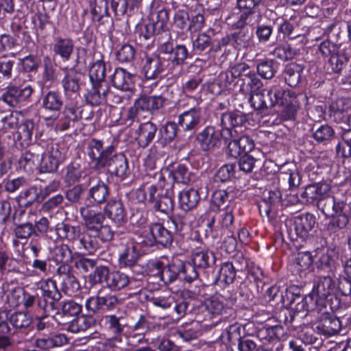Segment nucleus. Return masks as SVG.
Instances as JSON below:
<instances>
[{
  "instance_id": "27",
  "label": "nucleus",
  "mask_w": 351,
  "mask_h": 351,
  "mask_svg": "<svg viewBox=\"0 0 351 351\" xmlns=\"http://www.w3.org/2000/svg\"><path fill=\"white\" fill-rule=\"evenodd\" d=\"M74 45L69 38H58L53 45V51L63 60H68L73 51Z\"/></svg>"
},
{
  "instance_id": "40",
  "label": "nucleus",
  "mask_w": 351,
  "mask_h": 351,
  "mask_svg": "<svg viewBox=\"0 0 351 351\" xmlns=\"http://www.w3.org/2000/svg\"><path fill=\"white\" fill-rule=\"evenodd\" d=\"M265 92L267 93V101L269 108H271L276 104L281 106L283 89L278 86H273L270 88L265 89Z\"/></svg>"
},
{
  "instance_id": "59",
  "label": "nucleus",
  "mask_w": 351,
  "mask_h": 351,
  "mask_svg": "<svg viewBox=\"0 0 351 351\" xmlns=\"http://www.w3.org/2000/svg\"><path fill=\"white\" fill-rule=\"evenodd\" d=\"M169 228L180 233L186 225V219L183 215L176 214L170 217L168 221Z\"/></svg>"
},
{
  "instance_id": "57",
  "label": "nucleus",
  "mask_w": 351,
  "mask_h": 351,
  "mask_svg": "<svg viewBox=\"0 0 351 351\" xmlns=\"http://www.w3.org/2000/svg\"><path fill=\"white\" fill-rule=\"evenodd\" d=\"M234 215L232 210L226 209L219 213L218 223L221 228L230 229L234 222Z\"/></svg>"
},
{
  "instance_id": "36",
  "label": "nucleus",
  "mask_w": 351,
  "mask_h": 351,
  "mask_svg": "<svg viewBox=\"0 0 351 351\" xmlns=\"http://www.w3.org/2000/svg\"><path fill=\"white\" fill-rule=\"evenodd\" d=\"M235 276L236 271L232 263L226 262L221 266L217 280L220 282L229 285L233 282Z\"/></svg>"
},
{
  "instance_id": "6",
  "label": "nucleus",
  "mask_w": 351,
  "mask_h": 351,
  "mask_svg": "<svg viewBox=\"0 0 351 351\" xmlns=\"http://www.w3.org/2000/svg\"><path fill=\"white\" fill-rule=\"evenodd\" d=\"M221 137L228 138L226 134L215 130L214 127L207 126L198 134L197 141L203 151H208L217 145Z\"/></svg>"
},
{
  "instance_id": "21",
  "label": "nucleus",
  "mask_w": 351,
  "mask_h": 351,
  "mask_svg": "<svg viewBox=\"0 0 351 351\" xmlns=\"http://www.w3.org/2000/svg\"><path fill=\"white\" fill-rule=\"evenodd\" d=\"M134 282V279L130 278L126 274L120 271L110 272L107 281V286L112 290H120L126 286H131Z\"/></svg>"
},
{
  "instance_id": "17",
  "label": "nucleus",
  "mask_w": 351,
  "mask_h": 351,
  "mask_svg": "<svg viewBox=\"0 0 351 351\" xmlns=\"http://www.w3.org/2000/svg\"><path fill=\"white\" fill-rule=\"evenodd\" d=\"M67 341V338L64 335L58 334L51 337H38L34 340L33 343L38 348L48 350L65 345Z\"/></svg>"
},
{
  "instance_id": "34",
  "label": "nucleus",
  "mask_w": 351,
  "mask_h": 351,
  "mask_svg": "<svg viewBox=\"0 0 351 351\" xmlns=\"http://www.w3.org/2000/svg\"><path fill=\"white\" fill-rule=\"evenodd\" d=\"M337 154L341 157L351 156V130H346L341 134V141L337 146Z\"/></svg>"
},
{
  "instance_id": "37",
  "label": "nucleus",
  "mask_w": 351,
  "mask_h": 351,
  "mask_svg": "<svg viewBox=\"0 0 351 351\" xmlns=\"http://www.w3.org/2000/svg\"><path fill=\"white\" fill-rule=\"evenodd\" d=\"M77 73L73 71H68L63 78L62 83L66 93H75L80 88Z\"/></svg>"
},
{
  "instance_id": "2",
  "label": "nucleus",
  "mask_w": 351,
  "mask_h": 351,
  "mask_svg": "<svg viewBox=\"0 0 351 351\" xmlns=\"http://www.w3.org/2000/svg\"><path fill=\"white\" fill-rule=\"evenodd\" d=\"M84 225L88 230L95 233V236L102 242L113 239L114 232L106 221V217L101 212L88 206L80 209Z\"/></svg>"
},
{
  "instance_id": "26",
  "label": "nucleus",
  "mask_w": 351,
  "mask_h": 351,
  "mask_svg": "<svg viewBox=\"0 0 351 351\" xmlns=\"http://www.w3.org/2000/svg\"><path fill=\"white\" fill-rule=\"evenodd\" d=\"M106 64L102 60L94 62L89 70V77L92 84H104L106 77Z\"/></svg>"
},
{
  "instance_id": "16",
  "label": "nucleus",
  "mask_w": 351,
  "mask_h": 351,
  "mask_svg": "<svg viewBox=\"0 0 351 351\" xmlns=\"http://www.w3.org/2000/svg\"><path fill=\"white\" fill-rule=\"evenodd\" d=\"M244 118L235 112H226L222 114L221 117V125L222 127V132L225 134L227 132L228 135L233 137V132L237 133L236 130H232L233 128L238 127L243 123Z\"/></svg>"
},
{
  "instance_id": "9",
  "label": "nucleus",
  "mask_w": 351,
  "mask_h": 351,
  "mask_svg": "<svg viewBox=\"0 0 351 351\" xmlns=\"http://www.w3.org/2000/svg\"><path fill=\"white\" fill-rule=\"evenodd\" d=\"M63 156L57 145H52L47 152L43 155L40 169L42 172L53 173L57 171Z\"/></svg>"
},
{
  "instance_id": "47",
  "label": "nucleus",
  "mask_w": 351,
  "mask_h": 351,
  "mask_svg": "<svg viewBox=\"0 0 351 351\" xmlns=\"http://www.w3.org/2000/svg\"><path fill=\"white\" fill-rule=\"evenodd\" d=\"M303 95H296L294 92L287 90H283L282 100H281V106H285L287 107L296 108L300 104V99L302 97Z\"/></svg>"
},
{
  "instance_id": "63",
  "label": "nucleus",
  "mask_w": 351,
  "mask_h": 351,
  "mask_svg": "<svg viewBox=\"0 0 351 351\" xmlns=\"http://www.w3.org/2000/svg\"><path fill=\"white\" fill-rule=\"evenodd\" d=\"M152 303L156 307L162 309L170 308L175 303V298L172 295H162L158 297H153L151 300Z\"/></svg>"
},
{
  "instance_id": "45",
  "label": "nucleus",
  "mask_w": 351,
  "mask_h": 351,
  "mask_svg": "<svg viewBox=\"0 0 351 351\" xmlns=\"http://www.w3.org/2000/svg\"><path fill=\"white\" fill-rule=\"evenodd\" d=\"M265 89L251 93L249 101L254 109L259 110L269 108L267 99H265Z\"/></svg>"
},
{
  "instance_id": "3",
  "label": "nucleus",
  "mask_w": 351,
  "mask_h": 351,
  "mask_svg": "<svg viewBox=\"0 0 351 351\" xmlns=\"http://www.w3.org/2000/svg\"><path fill=\"white\" fill-rule=\"evenodd\" d=\"M169 21L168 13L161 9L157 12H152L149 18L143 19L136 26L135 33L140 39L147 40L154 34L156 29H162Z\"/></svg>"
},
{
  "instance_id": "23",
  "label": "nucleus",
  "mask_w": 351,
  "mask_h": 351,
  "mask_svg": "<svg viewBox=\"0 0 351 351\" xmlns=\"http://www.w3.org/2000/svg\"><path fill=\"white\" fill-rule=\"evenodd\" d=\"M107 87L104 84H92V87L86 95V100L91 106L101 104L106 97Z\"/></svg>"
},
{
  "instance_id": "4",
  "label": "nucleus",
  "mask_w": 351,
  "mask_h": 351,
  "mask_svg": "<svg viewBox=\"0 0 351 351\" xmlns=\"http://www.w3.org/2000/svg\"><path fill=\"white\" fill-rule=\"evenodd\" d=\"M114 147L108 146L103 148L102 143L96 139L89 141L87 147V154L93 162H95L96 169H99L106 167L107 159L112 154Z\"/></svg>"
},
{
  "instance_id": "19",
  "label": "nucleus",
  "mask_w": 351,
  "mask_h": 351,
  "mask_svg": "<svg viewBox=\"0 0 351 351\" xmlns=\"http://www.w3.org/2000/svg\"><path fill=\"white\" fill-rule=\"evenodd\" d=\"M178 199L180 208L184 211H189L197 206L200 197L197 190L189 189L182 190Z\"/></svg>"
},
{
  "instance_id": "50",
  "label": "nucleus",
  "mask_w": 351,
  "mask_h": 351,
  "mask_svg": "<svg viewBox=\"0 0 351 351\" xmlns=\"http://www.w3.org/2000/svg\"><path fill=\"white\" fill-rule=\"evenodd\" d=\"M273 55L282 60H288L295 56V51L289 45L284 44L276 47L273 51Z\"/></svg>"
},
{
  "instance_id": "52",
  "label": "nucleus",
  "mask_w": 351,
  "mask_h": 351,
  "mask_svg": "<svg viewBox=\"0 0 351 351\" xmlns=\"http://www.w3.org/2000/svg\"><path fill=\"white\" fill-rule=\"evenodd\" d=\"M256 69L258 73L265 79H271L276 72L271 60L261 62L257 65Z\"/></svg>"
},
{
  "instance_id": "35",
  "label": "nucleus",
  "mask_w": 351,
  "mask_h": 351,
  "mask_svg": "<svg viewBox=\"0 0 351 351\" xmlns=\"http://www.w3.org/2000/svg\"><path fill=\"white\" fill-rule=\"evenodd\" d=\"M104 319L106 326L112 333L119 335L123 332L125 326L123 318L119 317L115 315H106Z\"/></svg>"
},
{
  "instance_id": "58",
  "label": "nucleus",
  "mask_w": 351,
  "mask_h": 351,
  "mask_svg": "<svg viewBox=\"0 0 351 351\" xmlns=\"http://www.w3.org/2000/svg\"><path fill=\"white\" fill-rule=\"evenodd\" d=\"M18 122L16 114L10 113L2 119L1 130H3L4 132H12L17 128Z\"/></svg>"
},
{
  "instance_id": "7",
  "label": "nucleus",
  "mask_w": 351,
  "mask_h": 351,
  "mask_svg": "<svg viewBox=\"0 0 351 351\" xmlns=\"http://www.w3.org/2000/svg\"><path fill=\"white\" fill-rule=\"evenodd\" d=\"M104 213L117 226L126 223V212L120 199H111L108 201L104 207Z\"/></svg>"
},
{
  "instance_id": "24",
  "label": "nucleus",
  "mask_w": 351,
  "mask_h": 351,
  "mask_svg": "<svg viewBox=\"0 0 351 351\" xmlns=\"http://www.w3.org/2000/svg\"><path fill=\"white\" fill-rule=\"evenodd\" d=\"M106 167H110L117 176H124L128 170V162L124 155L119 154L107 159Z\"/></svg>"
},
{
  "instance_id": "29",
  "label": "nucleus",
  "mask_w": 351,
  "mask_h": 351,
  "mask_svg": "<svg viewBox=\"0 0 351 351\" xmlns=\"http://www.w3.org/2000/svg\"><path fill=\"white\" fill-rule=\"evenodd\" d=\"M38 288L41 290L43 296L53 300H58L60 293L56 287V282L50 278L41 280L37 284Z\"/></svg>"
},
{
  "instance_id": "48",
  "label": "nucleus",
  "mask_w": 351,
  "mask_h": 351,
  "mask_svg": "<svg viewBox=\"0 0 351 351\" xmlns=\"http://www.w3.org/2000/svg\"><path fill=\"white\" fill-rule=\"evenodd\" d=\"M31 322L30 317L22 312L13 313L10 317L11 324L18 328L27 327L31 324Z\"/></svg>"
},
{
  "instance_id": "32",
  "label": "nucleus",
  "mask_w": 351,
  "mask_h": 351,
  "mask_svg": "<svg viewBox=\"0 0 351 351\" xmlns=\"http://www.w3.org/2000/svg\"><path fill=\"white\" fill-rule=\"evenodd\" d=\"M193 263L196 267L206 268L215 262V257L212 252L200 251L193 254Z\"/></svg>"
},
{
  "instance_id": "28",
  "label": "nucleus",
  "mask_w": 351,
  "mask_h": 351,
  "mask_svg": "<svg viewBox=\"0 0 351 351\" xmlns=\"http://www.w3.org/2000/svg\"><path fill=\"white\" fill-rule=\"evenodd\" d=\"M302 68L300 65L291 63L287 65L284 72V78L286 83L291 87H295L300 81Z\"/></svg>"
},
{
  "instance_id": "22",
  "label": "nucleus",
  "mask_w": 351,
  "mask_h": 351,
  "mask_svg": "<svg viewBox=\"0 0 351 351\" xmlns=\"http://www.w3.org/2000/svg\"><path fill=\"white\" fill-rule=\"evenodd\" d=\"M317 328L323 335L332 336L341 330V324L339 318L327 316L317 325Z\"/></svg>"
},
{
  "instance_id": "41",
  "label": "nucleus",
  "mask_w": 351,
  "mask_h": 351,
  "mask_svg": "<svg viewBox=\"0 0 351 351\" xmlns=\"http://www.w3.org/2000/svg\"><path fill=\"white\" fill-rule=\"evenodd\" d=\"M173 177L176 182L188 184L192 179V174L185 165H178L173 171Z\"/></svg>"
},
{
  "instance_id": "54",
  "label": "nucleus",
  "mask_w": 351,
  "mask_h": 351,
  "mask_svg": "<svg viewBox=\"0 0 351 351\" xmlns=\"http://www.w3.org/2000/svg\"><path fill=\"white\" fill-rule=\"evenodd\" d=\"M234 173V165L225 164L219 168L215 174V178L220 182L228 181Z\"/></svg>"
},
{
  "instance_id": "46",
  "label": "nucleus",
  "mask_w": 351,
  "mask_h": 351,
  "mask_svg": "<svg viewBox=\"0 0 351 351\" xmlns=\"http://www.w3.org/2000/svg\"><path fill=\"white\" fill-rule=\"evenodd\" d=\"M82 247L88 254H93L99 247L96 238L88 233H84L80 240Z\"/></svg>"
},
{
  "instance_id": "62",
  "label": "nucleus",
  "mask_w": 351,
  "mask_h": 351,
  "mask_svg": "<svg viewBox=\"0 0 351 351\" xmlns=\"http://www.w3.org/2000/svg\"><path fill=\"white\" fill-rule=\"evenodd\" d=\"M223 337L226 338L230 343L239 341L241 338V326L238 324H234L229 326L226 332L223 334Z\"/></svg>"
},
{
  "instance_id": "11",
  "label": "nucleus",
  "mask_w": 351,
  "mask_h": 351,
  "mask_svg": "<svg viewBox=\"0 0 351 351\" xmlns=\"http://www.w3.org/2000/svg\"><path fill=\"white\" fill-rule=\"evenodd\" d=\"M165 61L158 56H152L146 58L143 66L145 77L149 80L160 78L164 71Z\"/></svg>"
},
{
  "instance_id": "30",
  "label": "nucleus",
  "mask_w": 351,
  "mask_h": 351,
  "mask_svg": "<svg viewBox=\"0 0 351 351\" xmlns=\"http://www.w3.org/2000/svg\"><path fill=\"white\" fill-rule=\"evenodd\" d=\"M109 189L108 186L101 181H99L97 184L92 186L89 189V196L95 202L101 204L104 203L108 197Z\"/></svg>"
},
{
  "instance_id": "42",
  "label": "nucleus",
  "mask_w": 351,
  "mask_h": 351,
  "mask_svg": "<svg viewBox=\"0 0 351 351\" xmlns=\"http://www.w3.org/2000/svg\"><path fill=\"white\" fill-rule=\"evenodd\" d=\"M61 280L62 290L67 295H72L80 289V284L73 274L69 276H65Z\"/></svg>"
},
{
  "instance_id": "31",
  "label": "nucleus",
  "mask_w": 351,
  "mask_h": 351,
  "mask_svg": "<svg viewBox=\"0 0 351 351\" xmlns=\"http://www.w3.org/2000/svg\"><path fill=\"white\" fill-rule=\"evenodd\" d=\"M181 266V261H175L165 267L160 271L161 280L165 283L174 281L180 273Z\"/></svg>"
},
{
  "instance_id": "15",
  "label": "nucleus",
  "mask_w": 351,
  "mask_h": 351,
  "mask_svg": "<svg viewBox=\"0 0 351 351\" xmlns=\"http://www.w3.org/2000/svg\"><path fill=\"white\" fill-rule=\"evenodd\" d=\"M138 258V244L130 242L120 253L119 261L121 267H131L136 263Z\"/></svg>"
},
{
  "instance_id": "18",
  "label": "nucleus",
  "mask_w": 351,
  "mask_h": 351,
  "mask_svg": "<svg viewBox=\"0 0 351 351\" xmlns=\"http://www.w3.org/2000/svg\"><path fill=\"white\" fill-rule=\"evenodd\" d=\"M157 128L155 124L147 121L139 125L136 130L137 136L136 139L140 146L147 147L154 139Z\"/></svg>"
},
{
  "instance_id": "39",
  "label": "nucleus",
  "mask_w": 351,
  "mask_h": 351,
  "mask_svg": "<svg viewBox=\"0 0 351 351\" xmlns=\"http://www.w3.org/2000/svg\"><path fill=\"white\" fill-rule=\"evenodd\" d=\"M110 274V272L109 271V269L107 267H97L95 269L94 272L89 275V282L92 285L100 284L104 282L107 284V281Z\"/></svg>"
},
{
  "instance_id": "1",
  "label": "nucleus",
  "mask_w": 351,
  "mask_h": 351,
  "mask_svg": "<svg viewBox=\"0 0 351 351\" xmlns=\"http://www.w3.org/2000/svg\"><path fill=\"white\" fill-rule=\"evenodd\" d=\"M330 191V186L326 183H317L311 184L305 188L302 197L307 203H312L315 200L319 201V206L325 215L330 217L329 228L336 232L346 226L349 221L348 210L346 204L337 200L334 197H326Z\"/></svg>"
},
{
  "instance_id": "49",
  "label": "nucleus",
  "mask_w": 351,
  "mask_h": 351,
  "mask_svg": "<svg viewBox=\"0 0 351 351\" xmlns=\"http://www.w3.org/2000/svg\"><path fill=\"white\" fill-rule=\"evenodd\" d=\"M34 123L32 121L27 120L18 128V137L23 142H29L32 136L34 130Z\"/></svg>"
},
{
  "instance_id": "44",
  "label": "nucleus",
  "mask_w": 351,
  "mask_h": 351,
  "mask_svg": "<svg viewBox=\"0 0 351 351\" xmlns=\"http://www.w3.org/2000/svg\"><path fill=\"white\" fill-rule=\"evenodd\" d=\"M312 263L313 258L310 253L307 252H300L295 259L294 267L298 271H302L308 269Z\"/></svg>"
},
{
  "instance_id": "61",
  "label": "nucleus",
  "mask_w": 351,
  "mask_h": 351,
  "mask_svg": "<svg viewBox=\"0 0 351 351\" xmlns=\"http://www.w3.org/2000/svg\"><path fill=\"white\" fill-rule=\"evenodd\" d=\"M347 62L348 59L346 57L339 53L331 55L329 59V63L331 65L332 70L335 73L340 72Z\"/></svg>"
},
{
  "instance_id": "55",
  "label": "nucleus",
  "mask_w": 351,
  "mask_h": 351,
  "mask_svg": "<svg viewBox=\"0 0 351 351\" xmlns=\"http://www.w3.org/2000/svg\"><path fill=\"white\" fill-rule=\"evenodd\" d=\"M135 50L130 45H123L117 52V58L121 62H130L134 58Z\"/></svg>"
},
{
  "instance_id": "5",
  "label": "nucleus",
  "mask_w": 351,
  "mask_h": 351,
  "mask_svg": "<svg viewBox=\"0 0 351 351\" xmlns=\"http://www.w3.org/2000/svg\"><path fill=\"white\" fill-rule=\"evenodd\" d=\"M165 103V99L162 96H142L137 99L134 106L130 109V118L138 116L141 112H152L162 108Z\"/></svg>"
},
{
  "instance_id": "10",
  "label": "nucleus",
  "mask_w": 351,
  "mask_h": 351,
  "mask_svg": "<svg viewBox=\"0 0 351 351\" xmlns=\"http://www.w3.org/2000/svg\"><path fill=\"white\" fill-rule=\"evenodd\" d=\"M202 121V110L193 108L185 111L179 116L178 123L186 131L197 130Z\"/></svg>"
},
{
  "instance_id": "12",
  "label": "nucleus",
  "mask_w": 351,
  "mask_h": 351,
  "mask_svg": "<svg viewBox=\"0 0 351 351\" xmlns=\"http://www.w3.org/2000/svg\"><path fill=\"white\" fill-rule=\"evenodd\" d=\"M227 300L222 295H213L206 300L204 303L206 316L209 319L221 315L227 307Z\"/></svg>"
},
{
  "instance_id": "8",
  "label": "nucleus",
  "mask_w": 351,
  "mask_h": 351,
  "mask_svg": "<svg viewBox=\"0 0 351 351\" xmlns=\"http://www.w3.org/2000/svg\"><path fill=\"white\" fill-rule=\"evenodd\" d=\"M335 285L332 280L328 276L322 277L319 279L317 285L314 287L309 297L316 304L326 300L332 294Z\"/></svg>"
},
{
  "instance_id": "56",
  "label": "nucleus",
  "mask_w": 351,
  "mask_h": 351,
  "mask_svg": "<svg viewBox=\"0 0 351 351\" xmlns=\"http://www.w3.org/2000/svg\"><path fill=\"white\" fill-rule=\"evenodd\" d=\"M145 188L147 194V200L149 202L156 201L165 193L166 189L162 183H159L158 185L152 184Z\"/></svg>"
},
{
  "instance_id": "38",
  "label": "nucleus",
  "mask_w": 351,
  "mask_h": 351,
  "mask_svg": "<svg viewBox=\"0 0 351 351\" xmlns=\"http://www.w3.org/2000/svg\"><path fill=\"white\" fill-rule=\"evenodd\" d=\"M178 333L184 341H188L194 339L200 333L199 324L197 322H192L189 324H186L184 329H180Z\"/></svg>"
},
{
  "instance_id": "60",
  "label": "nucleus",
  "mask_w": 351,
  "mask_h": 351,
  "mask_svg": "<svg viewBox=\"0 0 351 351\" xmlns=\"http://www.w3.org/2000/svg\"><path fill=\"white\" fill-rule=\"evenodd\" d=\"M237 47L241 49V47H246L252 37V33L247 29H241L239 32L234 33L232 35Z\"/></svg>"
},
{
  "instance_id": "53",
  "label": "nucleus",
  "mask_w": 351,
  "mask_h": 351,
  "mask_svg": "<svg viewBox=\"0 0 351 351\" xmlns=\"http://www.w3.org/2000/svg\"><path fill=\"white\" fill-rule=\"evenodd\" d=\"M72 258L71 251L67 245H62L57 247L54 252V259L56 262L66 263Z\"/></svg>"
},
{
  "instance_id": "20",
  "label": "nucleus",
  "mask_w": 351,
  "mask_h": 351,
  "mask_svg": "<svg viewBox=\"0 0 351 351\" xmlns=\"http://www.w3.org/2000/svg\"><path fill=\"white\" fill-rule=\"evenodd\" d=\"M315 223V218L311 214L298 216L295 219V230L296 234L302 238H305L312 230Z\"/></svg>"
},
{
  "instance_id": "64",
  "label": "nucleus",
  "mask_w": 351,
  "mask_h": 351,
  "mask_svg": "<svg viewBox=\"0 0 351 351\" xmlns=\"http://www.w3.org/2000/svg\"><path fill=\"white\" fill-rule=\"evenodd\" d=\"M229 200V195L226 190L215 191L212 197V204L217 208H221Z\"/></svg>"
},
{
  "instance_id": "33",
  "label": "nucleus",
  "mask_w": 351,
  "mask_h": 351,
  "mask_svg": "<svg viewBox=\"0 0 351 351\" xmlns=\"http://www.w3.org/2000/svg\"><path fill=\"white\" fill-rule=\"evenodd\" d=\"M43 106L45 109L56 111L59 110L62 106L61 95L55 91H49L43 99Z\"/></svg>"
},
{
  "instance_id": "14",
  "label": "nucleus",
  "mask_w": 351,
  "mask_h": 351,
  "mask_svg": "<svg viewBox=\"0 0 351 351\" xmlns=\"http://www.w3.org/2000/svg\"><path fill=\"white\" fill-rule=\"evenodd\" d=\"M111 82L115 88L121 90H131L134 86L133 76L121 68L114 70Z\"/></svg>"
},
{
  "instance_id": "25",
  "label": "nucleus",
  "mask_w": 351,
  "mask_h": 351,
  "mask_svg": "<svg viewBox=\"0 0 351 351\" xmlns=\"http://www.w3.org/2000/svg\"><path fill=\"white\" fill-rule=\"evenodd\" d=\"M173 206L172 191L169 189H165V193L156 201L154 204L156 210L166 215L171 213Z\"/></svg>"
},
{
  "instance_id": "51",
  "label": "nucleus",
  "mask_w": 351,
  "mask_h": 351,
  "mask_svg": "<svg viewBox=\"0 0 351 351\" xmlns=\"http://www.w3.org/2000/svg\"><path fill=\"white\" fill-rule=\"evenodd\" d=\"M159 133L165 142H170L177 134V125L173 122L167 123L160 129Z\"/></svg>"
},
{
  "instance_id": "13",
  "label": "nucleus",
  "mask_w": 351,
  "mask_h": 351,
  "mask_svg": "<svg viewBox=\"0 0 351 351\" xmlns=\"http://www.w3.org/2000/svg\"><path fill=\"white\" fill-rule=\"evenodd\" d=\"M152 239L149 240L147 245H152L155 243L162 245L167 246L171 243L173 237L169 230L166 229L160 223H153L149 228Z\"/></svg>"
},
{
  "instance_id": "43",
  "label": "nucleus",
  "mask_w": 351,
  "mask_h": 351,
  "mask_svg": "<svg viewBox=\"0 0 351 351\" xmlns=\"http://www.w3.org/2000/svg\"><path fill=\"white\" fill-rule=\"evenodd\" d=\"M335 135L332 127L328 125L319 126L313 133V137L317 142H327L330 141Z\"/></svg>"
}]
</instances>
